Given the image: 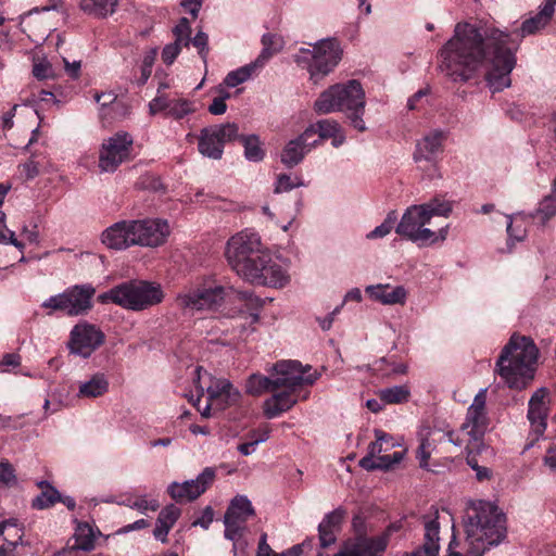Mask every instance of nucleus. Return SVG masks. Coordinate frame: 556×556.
<instances>
[{
    "mask_svg": "<svg viewBox=\"0 0 556 556\" xmlns=\"http://www.w3.org/2000/svg\"><path fill=\"white\" fill-rule=\"evenodd\" d=\"M266 441H267V432L265 430V431H263L262 438L253 439V440H250L249 442L240 444L238 446V451L244 456L251 455L255 451L256 445H258L260 443L266 442Z\"/></svg>",
    "mask_w": 556,
    "mask_h": 556,
    "instance_id": "680f3d73",
    "label": "nucleus"
},
{
    "mask_svg": "<svg viewBox=\"0 0 556 556\" xmlns=\"http://www.w3.org/2000/svg\"><path fill=\"white\" fill-rule=\"evenodd\" d=\"M156 53H157L156 49H151L143 56L142 64H141V76H140V79L138 80L139 85H144L147 83V80L149 79V77L151 76L152 66L154 64Z\"/></svg>",
    "mask_w": 556,
    "mask_h": 556,
    "instance_id": "864d4df0",
    "label": "nucleus"
},
{
    "mask_svg": "<svg viewBox=\"0 0 556 556\" xmlns=\"http://www.w3.org/2000/svg\"><path fill=\"white\" fill-rule=\"evenodd\" d=\"M396 220H397L396 212L395 211L389 212L387 217L382 222V224H380L374 230L368 232L366 235V238L369 239V240L384 238L394 228V225H395Z\"/></svg>",
    "mask_w": 556,
    "mask_h": 556,
    "instance_id": "a18cd8bd",
    "label": "nucleus"
},
{
    "mask_svg": "<svg viewBox=\"0 0 556 556\" xmlns=\"http://www.w3.org/2000/svg\"><path fill=\"white\" fill-rule=\"evenodd\" d=\"M393 530V527H389L376 536H353L348 539L333 556H383Z\"/></svg>",
    "mask_w": 556,
    "mask_h": 556,
    "instance_id": "dca6fc26",
    "label": "nucleus"
},
{
    "mask_svg": "<svg viewBox=\"0 0 556 556\" xmlns=\"http://www.w3.org/2000/svg\"><path fill=\"white\" fill-rule=\"evenodd\" d=\"M336 533L337 532H334L332 530L323 529V528H320V526H318V536H319L320 546L323 548H326V547H329L330 545L334 544L337 541Z\"/></svg>",
    "mask_w": 556,
    "mask_h": 556,
    "instance_id": "0e129e2a",
    "label": "nucleus"
},
{
    "mask_svg": "<svg viewBox=\"0 0 556 556\" xmlns=\"http://www.w3.org/2000/svg\"><path fill=\"white\" fill-rule=\"evenodd\" d=\"M261 41L263 49L255 62L263 67L275 54L282 50L285 41L281 36L270 33L264 34Z\"/></svg>",
    "mask_w": 556,
    "mask_h": 556,
    "instance_id": "2f4dec72",
    "label": "nucleus"
},
{
    "mask_svg": "<svg viewBox=\"0 0 556 556\" xmlns=\"http://www.w3.org/2000/svg\"><path fill=\"white\" fill-rule=\"evenodd\" d=\"M109 390V380L104 374H94L89 380L81 382L77 395L94 399L102 396Z\"/></svg>",
    "mask_w": 556,
    "mask_h": 556,
    "instance_id": "7c9ffc66",
    "label": "nucleus"
},
{
    "mask_svg": "<svg viewBox=\"0 0 556 556\" xmlns=\"http://www.w3.org/2000/svg\"><path fill=\"white\" fill-rule=\"evenodd\" d=\"M410 395L406 386H394L381 389L378 392L379 400L384 404H401L408 401Z\"/></svg>",
    "mask_w": 556,
    "mask_h": 556,
    "instance_id": "4c0bfd02",
    "label": "nucleus"
},
{
    "mask_svg": "<svg viewBox=\"0 0 556 556\" xmlns=\"http://www.w3.org/2000/svg\"><path fill=\"white\" fill-rule=\"evenodd\" d=\"M240 140L244 147V156L251 162H260L264 159L265 152L256 135L241 136Z\"/></svg>",
    "mask_w": 556,
    "mask_h": 556,
    "instance_id": "a19ab883",
    "label": "nucleus"
},
{
    "mask_svg": "<svg viewBox=\"0 0 556 556\" xmlns=\"http://www.w3.org/2000/svg\"><path fill=\"white\" fill-rule=\"evenodd\" d=\"M296 391L291 389L273 391L274 394L264 402V415L271 419L291 409L298 402Z\"/></svg>",
    "mask_w": 556,
    "mask_h": 556,
    "instance_id": "cd10ccee",
    "label": "nucleus"
},
{
    "mask_svg": "<svg viewBox=\"0 0 556 556\" xmlns=\"http://www.w3.org/2000/svg\"><path fill=\"white\" fill-rule=\"evenodd\" d=\"M365 91L361 83L352 79L324 90L314 102V111L318 114L344 112L355 129L365 131Z\"/></svg>",
    "mask_w": 556,
    "mask_h": 556,
    "instance_id": "39448f33",
    "label": "nucleus"
},
{
    "mask_svg": "<svg viewBox=\"0 0 556 556\" xmlns=\"http://www.w3.org/2000/svg\"><path fill=\"white\" fill-rule=\"evenodd\" d=\"M343 51L334 38L320 39L293 54L296 65L308 73L313 85H318L342 60Z\"/></svg>",
    "mask_w": 556,
    "mask_h": 556,
    "instance_id": "423d86ee",
    "label": "nucleus"
},
{
    "mask_svg": "<svg viewBox=\"0 0 556 556\" xmlns=\"http://www.w3.org/2000/svg\"><path fill=\"white\" fill-rule=\"evenodd\" d=\"M193 111L194 108L192 102L186 99H176L172 100L169 111H167V115L176 119H181L188 114H191Z\"/></svg>",
    "mask_w": 556,
    "mask_h": 556,
    "instance_id": "de8ad7c7",
    "label": "nucleus"
},
{
    "mask_svg": "<svg viewBox=\"0 0 556 556\" xmlns=\"http://www.w3.org/2000/svg\"><path fill=\"white\" fill-rule=\"evenodd\" d=\"M261 68L262 67L255 61H253L244 66L229 72L224 79V84L230 88L237 87L238 85L249 80L251 76Z\"/></svg>",
    "mask_w": 556,
    "mask_h": 556,
    "instance_id": "c9c22d12",
    "label": "nucleus"
},
{
    "mask_svg": "<svg viewBox=\"0 0 556 556\" xmlns=\"http://www.w3.org/2000/svg\"><path fill=\"white\" fill-rule=\"evenodd\" d=\"M352 528L355 533L354 536H368L367 535V533H368L367 523L363 516L356 515L353 517Z\"/></svg>",
    "mask_w": 556,
    "mask_h": 556,
    "instance_id": "69168bd1",
    "label": "nucleus"
},
{
    "mask_svg": "<svg viewBox=\"0 0 556 556\" xmlns=\"http://www.w3.org/2000/svg\"><path fill=\"white\" fill-rule=\"evenodd\" d=\"M98 300L101 303L112 302L123 308L140 312L160 304L164 300V292L159 283L131 280L100 294Z\"/></svg>",
    "mask_w": 556,
    "mask_h": 556,
    "instance_id": "0eeeda50",
    "label": "nucleus"
},
{
    "mask_svg": "<svg viewBox=\"0 0 556 556\" xmlns=\"http://www.w3.org/2000/svg\"><path fill=\"white\" fill-rule=\"evenodd\" d=\"M96 538L97 532L89 523L79 522L75 529L73 548L90 552L94 548Z\"/></svg>",
    "mask_w": 556,
    "mask_h": 556,
    "instance_id": "473e14b6",
    "label": "nucleus"
},
{
    "mask_svg": "<svg viewBox=\"0 0 556 556\" xmlns=\"http://www.w3.org/2000/svg\"><path fill=\"white\" fill-rule=\"evenodd\" d=\"M179 515L180 509L174 504L163 508L156 519L155 529L153 531L154 538L163 543L166 542L167 534L177 521Z\"/></svg>",
    "mask_w": 556,
    "mask_h": 556,
    "instance_id": "c756f323",
    "label": "nucleus"
},
{
    "mask_svg": "<svg viewBox=\"0 0 556 556\" xmlns=\"http://www.w3.org/2000/svg\"><path fill=\"white\" fill-rule=\"evenodd\" d=\"M261 237L257 232L245 229L232 236L226 247V257L231 268L240 276L264 254Z\"/></svg>",
    "mask_w": 556,
    "mask_h": 556,
    "instance_id": "1a4fd4ad",
    "label": "nucleus"
},
{
    "mask_svg": "<svg viewBox=\"0 0 556 556\" xmlns=\"http://www.w3.org/2000/svg\"><path fill=\"white\" fill-rule=\"evenodd\" d=\"M190 42L198 49L199 54L204 63H206L207 54H208V37L203 31H198V34L191 39Z\"/></svg>",
    "mask_w": 556,
    "mask_h": 556,
    "instance_id": "6e6d98bb",
    "label": "nucleus"
},
{
    "mask_svg": "<svg viewBox=\"0 0 556 556\" xmlns=\"http://www.w3.org/2000/svg\"><path fill=\"white\" fill-rule=\"evenodd\" d=\"M365 293L372 301L382 305H404L408 295L404 286H391L390 283L369 285L365 288Z\"/></svg>",
    "mask_w": 556,
    "mask_h": 556,
    "instance_id": "bb28decb",
    "label": "nucleus"
},
{
    "mask_svg": "<svg viewBox=\"0 0 556 556\" xmlns=\"http://www.w3.org/2000/svg\"><path fill=\"white\" fill-rule=\"evenodd\" d=\"M166 87V85H161L157 90L159 94L149 102V112L151 115H155L165 110L169 111L172 100L166 96L160 94L161 88Z\"/></svg>",
    "mask_w": 556,
    "mask_h": 556,
    "instance_id": "603ef678",
    "label": "nucleus"
},
{
    "mask_svg": "<svg viewBox=\"0 0 556 556\" xmlns=\"http://www.w3.org/2000/svg\"><path fill=\"white\" fill-rule=\"evenodd\" d=\"M135 225L137 243L141 247H159L169 235V226L165 219H138Z\"/></svg>",
    "mask_w": 556,
    "mask_h": 556,
    "instance_id": "b1692460",
    "label": "nucleus"
},
{
    "mask_svg": "<svg viewBox=\"0 0 556 556\" xmlns=\"http://www.w3.org/2000/svg\"><path fill=\"white\" fill-rule=\"evenodd\" d=\"M274 378H268L262 375H251L247 381L245 389L251 395H260L267 391H276L274 387Z\"/></svg>",
    "mask_w": 556,
    "mask_h": 556,
    "instance_id": "ea45409f",
    "label": "nucleus"
},
{
    "mask_svg": "<svg viewBox=\"0 0 556 556\" xmlns=\"http://www.w3.org/2000/svg\"><path fill=\"white\" fill-rule=\"evenodd\" d=\"M274 387L276 389L299 390L304 383L313 384L317 379L316 372L305 376V369L296 361H281L274 365Z\"/></svg>",
    "mask_w": 556,
    "mask_h": 556,
    "instance_id": "aec40b11",
    "label": "nucleus"
},
{
    "mask_svg": "<svg viewBox=\"0 0 556 556\" xmlns=\"http://www.w3.org/2000/svg\"><path fill=\"white\" fill-rule=\"evenodd\" d=\"M432 444L428 439H421L420 444L417 450V459L419 460V466L424 469L428 468V460L432 453Z\"/></svg>",
    "mask_w": 556,
    "mask_h": 556,
    "instance_id": "13d9d810",
    "label": "nucleus"
},
{
    "mask_svg": "<svg viewBox=\"0 0 556 556\" xmlns=\"http://www.w3.org/2000/svg\"><path fill=\"white\" fill-rule=\"evenodd\" d=\"M219 96L215 97L208 105V112L213 115H222L227 111L226 100L230 98V93L224 87L218 88Z\"/></svg>",
    "mask_w": 556,
    "mask_h": 556,
    "instance_id": "3c124183",
    "label": "nucleus"
},
{
    "mask_svg": "<svg viewBox=\"0 0 556 556\" xmlns=\"http://www.w3.org/2000/svg\"><path fill=\"white\" fill-rule=\"evenodd\" d=\"M41 493L33 500L31 506L36 509H46L53 506L59 500L61 494L47 481L38 482Z\"/></svg>",
    "mask_w": 556,
    "mask_h": 556,
    "instance_id": "f704fd0d",
    "label": "nucleus"
},
{
    "mask_svg": "<svg viewBox=\"0 0 556 556\" xmlns=\"http://www.w3.org/2000/svg\"><path fill=\"white\" fill-rule=\"evenodd\" d=\"M117 0H83L80 8L89 14L105 17L115 11Z\"/></svg>",
    "mask_w": 556,
    "mask_h": 556,
    "instance_id": "e433bc0d",
    "label": "nucleus"
},
{
    "mask_svg": "<svg viewBox=\"0 0 556 556\" xmlns=\"http://www.w3.org/2000/svg\"><path fill=\"white\" fill-rule=\"evenodd\" d=\"M556 215V195L552 192L551 195L545 197L539 204L534 217L538 218L543 225Z\"/></svg>",
    "mask_w": 556,
    "mask_h": 556,
    "instance_id": "c03bdc74",
    "label": "nucleus"
},
{
    "mask_svg": "<svg viewBox=\"0 0 556 556\" xmlns=\"http://www.w3.org/2000/svg\"><path fill=\"white\" fill-rule=\"evenodd\" d=\"M515 226L513 220L507 225V233L509 239H515L516 241H522L526 237V230L522 228V225H518L517 220H515Z\"/></svg>",
    "mask_w": 556,
    "mask_h": 556,
    "instance_id": "774afa93",
    "label": "nucleus"
},
{
    "mask_svg": "<svg viewBox=\"0 0 556 556\" xmlns=\"http://www.w3.org/2000/svg\"><path fill=\"white\" fill-rule=\"evenodd\" d=\"M0 535L8 546H0V556H12L13 548L21 542L23 530L16 519L5 520L0 523Z\"/></svg>",
    "mask_w": 556,
    "mask_h": 556,
    "instance_id": "c85d7f7f",
    "label": "nucleus"
},
{
    "mask_svg": "<svg viewBox=\"0 0 556 556\" xmlns=\"http://www.w3.org/2000/svg\"><path fill=\"white\" fill-rule=\"evenodd\" d=\"M539 350L527 337H511L495 365L497 374L510 389L523 390L533 381Z\"/></svg>",
    "mask_w": 556,
    "mask_h": 556,
    "instance_id": "20e7f679",
    "label": "nucleus"
},
{
    "mask_svg": "<svg viewBox=\"0 0 556 556\" xmlns=\"http://www.w3.org/2000/svg\"><path fill=\"white\" fill-rule=\"evenodd\" d=\"M430 219L417 204L408 206L401 220L395 227V232L402 238L409 240L419 247L444 241L447 236L448 226L433 231L427 227Z\"/></svg>",
    "mask_w": 556,
    "mask_h": 556,
    "instance_id": "6e6552de",
    "label": "nucleus"
},
{
    "mask_svg": "<svg viewBox=\"0 0 556 556\" xmlns=\"http://www.w3.org/2000/svg\"><path fill=\"white\" fill-rule=\"evenodd\" d=\"M213 517H214V511H213L212 507L206 506L203 509L201 517L198 518L197 520H194L192 522V526H194V527L200 526L204 529H207L213 521Z\"/></svg>",
    "mask_w": 556,
    "mask_h": 556,
    "instance_id": "338daca9",
    "label": "nucleus"
},
{
    "mask_svg": "<svg viewBox=\"0 0 556 556\" xmlns=\"http://www.w3.org/2000/svg\"><path fill=\"white\" fill-rule=\"evenodd\" d=\"M255 515L251 501L244 495L235 496L224 516L226 539L233 542V553L239 547L244 548L245 542L241 541L247 531V521Z\"/></svg>",
    "mask_w": 556,
    "mask_h": 556,
    "instance_id": "f8f14e48",
    "label": "nucleus"
},
{
    "mask_svg": "<svg viewBox=\"0 0 556 556\" xmlns=\"http://www.w3.org/2000/svg\"><path fill=\"white\" fill-rule=\"evenodd\" d=\"M134 139L126 131H118L103 140L99 152L101 172L113 173L124 162L131 159Z\"/></svg>",
    "mask_w": 556,
    "mask_h": 556,
    "instance_id": "ddd939ff",
    "label": "nucleus"
},
{
    "mask_svg": "<svg viewBox=\"0 0 556 556\" xmlns=\"http://www.w3.org/2000/svg\"><path fill=\"white\" fill-rule=\"evenodd\" d=\"M313 137V128H306L298 138L290 140L281 152V163L289 168L298 165L305 153L318 144V140H312Z\"/></svg>",
    "mask_w": 556,
    "mask_h": 556,
    "instance_id": "a878e982",
    "label": "nucleus"
},
{
    "mask_svg": "<svg viewBox=\"0 0 556 556\" xmlns=\"http://www.w3.org/2000/svg\"><path fill=\"white\" fill-rule=\"evenodd\" d=\"M417 205L425 212L426 215H428L430 220L433 216L447 217L452 212L451 203L447 201H442L438 198H434L427 203Z\"/></svg>",
    "mask_w": 556,
    "mask_h": 556,
    "instance_id": "79ce46f5",
    "label": "nucleus"
},
{
    "mask_svg": "<svg viewBox=\"0 0 556 556\" xmlns=\"http://www.w3.org/2000/svg\"><path fill=\"white\" fill-rule=\"evenodd\" d=\"M239 298L243 301H245L247 305L253 309V312L250 313V316L252 318L253 323H256L260 318L258 316V309L264 305V301L260 299L258 296L254 295L250 291H240Z\"/></svg>",
    "mask_w": 556,
    "mask_h": 556,
    "instance_id": "8fccbe9b",
    "label": "nucleus"
},
{
    "mask_svg": "<svg viewBox=\"0 0 556 556\" xmlns=\"http://www.w3.org/2000/svg\"><path fill=\"white\" fill-rule=\"evenodd\" d=\"M375 437L376 441L368 445L367 455L365 456L371 458L372 462H375L378 456H381V453L388 452L399 445L396 442H390L389 446H383V440L387 438V433L380 429L375 430Z\"/></svg>",
    "mask_w": 556,
    "mask_h": 556,
    "instance_id": "37998d69",
    "label": "nucleus"
},
{
    "mask_svg": "<svg viewBox=\"0 0 556 556\" xmlns=\"http://www.w3.org/2000/svg\"><path fill=\"white\" fill-rule=\"evenodd\" d=\"M404 457V452H394L393 454H384L378 456L375 462L369 457H363L359 460V466L365 470H389L393 465L399 464Z\"/></svg>",
    "mask_w": 556,
    "mask_h": 556,
    "instance_id": "72a5a7b5",
    "label": "nucleus"
},
{
    "mask_svg": "<svg viewBox=\"0 0 556 556\" xmlns=\"http://www.w3.org/2000/svg\"><path fill=\"white\" fill-rule=\"evenodd\" d=\"M486 389H481L475 396L473 402L467 408L464 422L458 430L446 432L447 441L457 447H463L467 453V464L476 471L479 481L489 480L491 470L480 465L477 456L488 450L484 443V435L489 428L486 415Z\"/></svg>",
    "mask_w": 556,
    "mask_h": 556,
    "instance_id": "7ed1b4c3",
    "label": "nucleus"
},
{
    "mask_svg": "<svg viewBox=\"0 0 556 556\" xmlns=\"http://www.w3.org/2000/svg\"><path fill=\"white\" fill-rule=\"evenodd\" d=\"M105 340L104 333L94 325L79 323L71 331L68 349L84 358L89 357Z\"/></svg>",
    "mask_w": 556,
    "mask_h": 556,
    "instance_id": "a211bd4d",
    "label": "nucleus"
},
{
    "mask_svg": "<svg viewBox=\"0 0 556 556\" xmlns=\"http://www.w3.org/2000/svg\"><path fill=\"white\" fill-rule=\"evenodd\" d=\"M96 289L91 285H76L64 292L52 295L41 306L52 311H62L68 316L86 314L92 307Z\"/></svg>",
    "mask_w": 556,
    "mask_h": 556,
    "instance_id": "9b49d317",
    "label": "nucleus"
},
{
    "mask_svg": "<svg viewBox=\"0 0 556 556\" xmlns=\"http://www.w3.org/2000/svg\"><path fill=\"white\" fill-rule=\"evenodd\" d=\"M302 181L293 182L289 175H280L277 179L276 184V192H287L293 189L294 187L302 186Z\"/></svg>",
    "mask_w": 556,
    "mask_h": 556,
    "instance_id": "e2e57ef3",
    "label": "nucleus"
},
{
    "mask_svg": "<svg viewBox=\"0 0 556 556\" xmlns=\"http://www.w3.org/2000/svg\"><path fill=\"white\" fill-rule=\"evenodd\" d=\"M215 477V469L206 467L195 479L187 480L182 483L172 482L167 488V492L176 502H191L208 489L214 482Z\"/></svg>",
    "mask_w": 556,
    "mask_h": 556,
    "instance_id": "412c9836",
    "label": "nucleus"
},
{
    "mask_svg": "<svg viewBox=\"0 0 556 556\" xmlns=\"http://www.w3.org/2000/svg\"><path fill=\"white\" fill-rule=\"evenodd\" d=\"M238 126L235 123L203 128L199 136V152L208 159L219 160L223 156L224 144L238 137Z\"/></svg>",
    "mask_w": 556,
    "mask_h": 556,
    "instance_id": "2eb2a0df",
    "label": "nucleus"
},
{
    "mask_svg": "<svg viewBox=\"0 0 556 556\" xmlns=\"http://www.w3.org/2000/svg\"><path fill=\"white\" fill-rule=\"evenodd\" d=\"M128 506L136 508L140 511L152 510L155 511L159 508V502L156 500H147L146 497H139L128 503Z\"/></svg>",
    "mask_w": 556,
    "mask_h": 556,
    "instance_id": "052dcab7",
    "label": "nucleus"
},
{
    "mask_svg": "<svg viewBox=\"0 0 556 556\" xmlns=\"http://www.w3.org/2000/svg\"><path fill=\"white\" fill-rule=\"evenodd\" d=\"M549 403V391L545 387L535 390L529 400L527 418L534 440L542 437L546 430Z\"/></svg>",
    "mask_w": 556,
    "mask_h": 556,
    "instance_id": "4be33fe9",
    "label": "nucleus"
},
{
    "mask_svg": "<svg viewBox=\"0 0 556 556\" xmlns=\"http://www.w3.org/2000/svg\"><path fill=\"white\" fill-rule=\"evenodd\" d=\"M445 134L442 130L435 129L424 136L416 144L414 152V161L416 163L427 162L426 167L419 166L420 169L426 172L429 179L440 177L437 159L443 152V142Z\"/></svg>",
    "mask_w": 556,
    "mask_h": 556,
    "instance_id": "f3484780",
    "label": "nucleus"
},
{
    "mask_svg": "<svg viewBox=\"0 0 556 556\" xmlns=\"http://www.w3.org/2000/svg\"><path fill=\"white\" fill-rule=\"evenodd\" d=\"M240 277L253 285L271 288H283L290 282L288 264L268 252L257 256Z\"/></svg>",
    "mask_w": 556,
    "mask_h": 556,
    "instance_id": "9d476101",
    "label": "nucleus"
},
{
    "mask_svg": "<svg viewBox=\"0 0 556 556\" xmlns=\"http://www.w3.org/2000/svg\"><path fill=\"white\" fill-rule=\"evenodd\" d=\"M555 7L556 0H543L539 12L511 33L458 23L454 36L441 50V72L454 81H466L486 62L489 87L493 92L502 91L510 86V73L516 66V52L521 39L545 28L555 13Z\"/></svg>",
    "mask_w": 556,
    "mask_h": 556,
    "instance_id": "f257e3e1",
    "label": "nucleus"
},
{
    "mask_svg": "<svg viewBox=\"0 0 556 556\" xmlns=\"http://www.w3.org/2000/svg\"><path fill=\"white\" fill-rule=\"evenodd\" d=\"M33 74L38 79H47L53 76V68L50 62L41 60L34 64Z\"/></svg>",
    "mask_w": 556,
    "mask_h": 556,
    "instance_id": "bf43d9fd",
    "label": "nucleus"
},
{
    "mask_svg": "<svg viewBox=\"0 0 556 556\" xmlns=\"http://www.w3.org/2000/svg\"><path fill=\"white\" fill-rule=\"evenodd\" d=\"M175 41L188 47L190 43L191 25L187 17H181L173 29Z\"/></svg>",
    "mask_w": 556,
    "mask_h": 556,
    "instance_id": "09e8293b",
    "label": "nucleus"
},
{
    "mask_svg": "<svg viewBox=\"0 0 556 556\" xmlns=\"http://www.w3.org/2000/svg\"><path fill=\"white\" fill-rule=\"evenodd\" d=\"M226 290L222 286L198 287L179 293L176 304L186 312L215 309L224 302Z\"/></svg>",
    "mask_w": 556,
    "mask_h": 556,
    "instance_id": "4468645a",
    "label": "nucleus"
},
{
    "mask_svg": "<svg viewBox=\"0 0 556 556\" xmlns=\"http://www.w3.org/2000/svg\"><path fill=\"white\" fill-rule=\"evenodd\" d=\"M346 516V510L339 507L327 514L319 523L320 528L339 532L341 525Z\"/></svg>",
    "mask_w": 556,
    "mask_h": 556,
    "instance_id": "49530a36",
    "label": "nucleus"
},
{
    "mask_svg": "<svg viewBox=\"0 0 556 556\" xmlns=\"http://www.w3.org/2000/svg\"><path fill=\"white\" fill-rule=\"evenodd\" d=\"M472 513L465 523V541L458 543L453 534L446 556H482L506 538V517L497 506L479 501Z\"/></svg>",
    "mask_w": 556,
    "mask_h": 556,
    "instance_id": "f03ea898",
    "label": "nucleus"
},
{
    "mask_svg": "<svg viewBox=\"0 0 556 556\" xmlns=\"http://www.w3.org/2000/svg\"><path fill=\"white\" fill-rule=\"evenodd\" d=\"M307 128H313L314 137L312 140H326L336 136V134L341 129L339 123L334 119H320L315 124L309 125Z\"/></svg>",
    "mask_w": 556,
    "mask_h": 556,
    "instance_id": "58836bf2",
    "label": "nucleus"
},
{
    "mask_svg": "<svg viewBox=\"0 0 556 556\" xmlns=\"http://www.w3.org/2000/svg\"><path fill=\"white\" fill-rule=\"evenodd\" d=\"M135 226V220L117 222L102 231L101 242L106 248L117 251L138 245Z\"/></svg>",
    "mask_w": 556,
    "mask_h": 556,
    "instance_id": "5701e85b",
    "label": "nucleus"
},
{
    "mask_svg": "<svg viewBox=\"0 0 556 556\" xmlns=\"http://www.w3.org/2000/svg\"><path fill=\"white\" fill-rule=\"evenodd\" d=\"M0 482L8 486H13L17 483L15 470L9 462H0Z\"/></svg>",
    "mask_w": 556,
    "mask_h": 556,
    "instance_id": "5fc2aeb1",
    "label": "nucleus"
},
{
    "mask_svg": "<svg viewBox=\"0 0 556 556\" xmlns=\"http://www.w3.org/2000/svg\"><path fill=\"white\" fill-rule=\"evenodd\" d=\"M208 402L198 410L205 418L211 416V409L224 410L228 407L236 406L240 403L241 392L226 379H218L206 388Z\"/></svg>",
    "mask_w": 556,
    "mask_h": 556,
    "instance_id": "6ab92c4d",
    "label": "nucleus"
},
{
    "mask_svg": "<svg viewBox=\"0 0 556 556\" xmlns=\"http://www.w3.org/2000/svg\"><path fill=\"white\" fill-rule=\"evenodd\" d=\"M440 514L435 509L422 517L424 544L404 556H439L440 551Z\"/></svg>",
    "mask_w": 556,
    "mask_h": 556,
    "instance_id": "393cba45",
    "label": "nucleus"
},
{
    "mask_svg": "<svg viewBox=\"0 0 556 556\" xmlns=\"http://www.w3.org/2000/svg\"><path fill=\"white\" fill-rule=\"evenodd\" d=\"M182 47L185 46L177 41L166 45L162 51V61L166 65L173 64L178 54L180 53Z\"/></svg>",
    "mask_w": 556,
    "mask_h": 556,
    "instance_id": "4d7b16f0",
    "label": "nucleus"
}]
</instances>
